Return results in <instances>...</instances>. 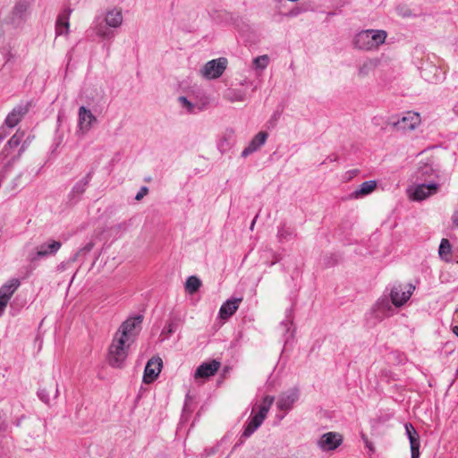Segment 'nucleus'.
<instances>
[{"label": "nucleus", "mask_w": 458, "mask_h": 458, "mask_svg": "<svg viewBox=\"0 0 458 458\" xmlns=\"http://www.w3.org/2000/svg\"><path fill=\"white\" fill-rule=\"evenodd\" d=\"M387 33L383 30H365L359 32L353 40L356 48L365 51L377 49L383 45Z\"/></svg>", "instance_id": "f257e3e1"}, {"label": "nucleus", "mask_w": 458, "mask_h": 458, "mask_svg": "<svg viewBox=\"0 0 458 458\" xmlns=\"http://www.w3.org/2000/svg\"><path fill=\"white\" fill-rule=\"evenodd\" d=\"M130 342L114 335L109 347L108 363L114 368H121L128 356Z\"/></svg>", "instance_id": "f03ea898"}, {"label": "nucleus", "mask_w": 458, "mask_h": 458, "mask_svg": "<svg viewBox=\"0 0 458 458\" xmlns=\"http://www.w3.org/2000/svg\"><path fill=\"white\" fill-rule=\"evenodd\" d=\"M414 290L415 286L412 284H394L389 294L392 304L396 308L403 306L410 300Z\"/></svg>", "instance_id": "7ed1b4c3"}, {"label": "nucleus", "mask_w": 458, "mask_h": 458, "mask_svg": "<svg viewBox=\"0 0 458 458\" xmlns=\"http://www.w3.org/2000/svg\"><path fill=\"white\" fill-rule=\"evenodd\" d=\"M141 322V316L129 318L121 325L114 335L127 342H131L137 335V328L140 327Z\"/></svg>", "instance_id": "20e7f679"}, {"label": "nucleus", "mask_w": 458, "mask_h": 458, "mask_svg": "<svg viewBox=\"0 0 458 458\" xmlns=\"http://www.w3.org/2000/svg\"><path fill=\"white\" fill-rule=\"evenodd\" d=\"M227 66V59L224 57H220L217 59H213L208 62L200 71L201 75L208 79H217L219 78Z\"/></svg>", "instance_id": "39448f33"}, {"label": "nucleus", "mask_w": 458, "mask_h": 458, "mask_svg": "<svg viewBox=\"0 0 458 458\" xmlns=\"http://www.w3.org/2000/svg\"><path fill=\"white\" fill-rule=\"evenodd\" d=\"M439 189V185L435 182L428 184L420 183L408 190L409 198L412 200L421 201L427 198L435 195Z\"/></svg>", "instance_id": "423d86ee"}, {"label": "nucleus", "mask_w": 458, "mask_h": 458, "mask_svg": "<svg viewBox=\"0 0 458 458\" xmlns=\"http://www.w3.org/2000/svg\"><path fill=\"white\" fill-rule=\"evenodd\" d=\"M420 123V114L415 112H407L401 119L394 122L392 124L396 131H407L414 130Z\"/></svg>", "instance_id": "0eeeda50"}, {"label": "nucleus", "mask_w": 458, "mask_h": 458, "mask_svg": "<svg viewBox=\"0 0 458 458\" xmlns=\"http://www.w3.org/2000/svg\"><path fill=\"white\" fill-rule=\"evenodd\" d=\"M163 361L160 357H152L146 364L143 381L146 384L152 383L161 372Z\"/></svg>", "instance_id": "6e6552de"}, {"label": "nucleus", "mask_w": 458, "mask_h": 458, "mask_svg": "<svg viewBox=\"0 0 458 458\" xmlns=\"http://www.w3.org/2000/svg\"><path fill=\"white\" fill-rule=\"evenodd\" d=\"M219 368L220 362L216 360H213L210 362H204L197 368L194 373V378H208L211 376H214Z\"/></svg>", "instance_id": "1a4fd4ad"}, {"label": "nucleus", "mask_w": 458, "mask_h": 458, "mask_svg": "<svg viewBox=\"0 0 458 458\" xmlns=\"http://www.w3.org/2000/svg\"><path fill=\"white\" fill-rule=\"evenodd\" d=\"M298 389L293 388L284 393H282L277 401V407L282 411H288L292 408L293 403L298 400Z\"/></svg>", "instance_id": "9d476101"}, {"label": "nucleus", "mask_w": 458, "mask_h": 458, "mask_svg": "<svg viewBox=\"0 0 458 458\" xmlns=\"http://www.w3.org/2000/svg\"><path fill=\"white\" fill-rule=\"evenodd\" d=\"M341 443L342 437L339 434L328 432L321 437L318 445L324 451H330L335 449Z\"/></svg>", "instance_id": "9b49d317"}, {"label": "nucleus", "mask_w": 458, "mask_h": 458, "mask_svg": "<svg viewBox=\"0 0 458 458\" xmlns=\"http://www.w3.org/2000/svg\"><path fill=\"white\" fill-rule=\"evenodd\" d=\"M29 112V104L26 105H20L15 106L7 115L5 119V124L10 127L13 128L16 126L21 120L23 118V116Z\"/></svg>", "instance_id": "f8f14e48"}, {"label": "nucleus", "mask_w": 458, "mask_h": 458, "mask_svg": "<svg viewBox=\"0 0 458 458\" xmlns=\"http://www.w3.org/2000/svg\"><path fill=\"white\" fill-rule=\"evenodd\" d=\"M405 429L410 440L411 458H420V436L411 423L405 424Z\"/></svg>", "instance_id": "ddd939ff"}, {"label": "nucleus", "mask_w": 458, "mask_h": 458, "mask_svg": "<svg viewBox=\"0 0 458 458\" xmlns=\"http://www.w3.org/2000/svg\"><path fill=\"white\" fill-rule=\"evenodd\" d=\"M97 119L90 110L87 109L85 106H81L79 109V128L82 131V133H87L94 122Z\"/></svg>", "instance_id": "4468645a"}, {"label": "nucleus", "mask_w": 458, "mask_h": 458, "mask_svg": "<svg viewBox=\"0 0 458 458\" xmlns=\"http://www.w3.org/2000/svg\"><path fill=\"white\" fill-rule=\"evenodd\" d=\"M392 305L391 300L387 296L379 298L373 306L375 317L382 318L390 316Z\"/></svg>", "instance_id": "2eb2a0df"}, {"label": "nucleus", "mask_w": 458, "mask_h": 458, "mask_svg": "<svg viewBox=\"0 0 458 458\" xmlns=\"http://www.w3.org/2000/svg\"><path fill=\"white\" fill-rule=\"evenodd\" d=\"M242 301V298L227 300L219 310L220 318L225 320L229 318L231 316H233L238 310Z\"/></svg>", "instance_id": "dca6fc26"}, {"label": "nucleus", "mask_w": 458, "mask_h": 458, "mask_svg": "<svg viewBox=\"0 0 458 458\" xmlns=\"http://www.w3.org/2000/svg\"><path fill=\"white\" fill-rule=\"evenodd\" d=\"M267 139V133L266 131H259L255 137L251 140L248 147H246L242 152V157H246L250 154L258 150L262 145L265 144Z\"/></svg>", "instance_id": "f3484780"}, {"label": "nucleus", "mask_w": 458, "mask_h": 458, "mask_svg": "<svg viewBox=\"0 0 458 458\" xmlns=\"http://www.w3.org/2000/svg\"><path fill=\"white\" fill-rule=\"evenodd\" d=\"M20 286V281L16 278L9 280L6 284H4L0 288V296H3L4 299L10 301L14 292Z\"/></svg>", "instance_id": "a211bd4d"}, {"label": "nucleus", "mask_w": 458, "mask_h": 458, "mask_svg": "<svg viewBox=\"0 0 458 458\" xmlns=\"http://www.w3.org/2000/svg\"><path fill=\"white\" fill-rule=\"evenodd\" d=\"M70 13L71 11H65L58 16L55 25V32L57 35L68 34Z\"/></svg>", "instance_id": "6ab92c4d"}, {"label": "nucleus", "mask_w": 458, "mask_h": 458, "mask_svg": "<svg viewBox=\"0 0 458 458\" xmlns=\"http://www.w3.org/2000/svg\"><path fill=\"white\" fill-rule=\"evenodd\" d=\"M377 188L376 181H367L360 184V188L352 193V198L359 199L373 192Z\"/></svg>", "instance_id": "aec40b11"}, {"label": "nucleus", "mask_w": 458, "mask_h": 458, "mask_svg": "<svg viewBox=\"0 0 458 458\" xmlns=\"http://www.w3.org/2000/svg\"><path fill=\"white\" fill-rule=\"evenodd\" d=\"M23 138V133L16 132L8 141L7 146L4 148V149L0 154V158H6L9 156L12 155L11 150L13 148H16L21 144Z\"/></svg>", "instance_id": "412c9836"}, {"label": "nucleus", "mask_w": 458, "mask_h": 458, "mask_svg": "<svg viewBox=\"0 0 458 458\" xmlns=\"http://www.w3.org/2000/svg\"><path fill=\"white\" fill-rule=\"evenodd\" d=\"M61 242L51 241L48 243L40 245L38 248L37 257H45L55 253L61 248Z\"/></svg>", "instance_id": "4be33fe9"}, {"label": "nucleus", "mask_w": 458, "mask_h": 458, "mask_svg": "<svg viewBox=\"0 0 458 458\" xmlns=\"http://www.w3.org/2000/svg\"><path fill=\"white\" fill-rule=\"evenodd\" d=\"M435 170L433 168V165L431 161L428 159L423 165H420L418 168L416 177L417 180L426 181L430 176L434 175Z\"/></svg>", "instance_id": "5701e85b"}, {"label": "nucleus", "mask_w": 458, "mask_h": 458, "mask_svg": "<svg viewBox=\"0 0 458 458\" xmlns=\"http://www.w3.org/2000/svg\"><path fill=\"white\" fill-rule=\"evenodd\" d=\"M106 21L110 27H119L123 22V14L121 10L114 9L109 11L106 16Z\"/></svg>", "instance_id": "b1692460"}, {"label": "nucleus", "mask_w": 458, "mask_h": 458, "mask_svg": "<svg viewBox=\"0 0 458 458\" xmlns=\"http://www.w3.org/2000/svg\"><path fill=\"white\" fill-rule=\"evenodd\" d=\"M264 420L265 419L262 417V415L256 413L246 426L242 436L249 437L262 424Z\"/></svg>", "instance_id": "393cba45"}, {"label": "nucleus", "mask_w": 458, "mask_h": 458, "mask_svg": "<svg viewBox=\"0 0 458 458\" xmlns=\"http://www.w3.org/2000/svg\"><path fill=\"white\" fill-rule=\"evenodd\" d=\"M451 249H452V247H451L449 241L447 239H442L440 245H439V250H438L439 256L445 261H449Z\"/></svg>", "instance_id": "a878e982"}, {"label": "nucleus", "mask_w": 458, "mask_h": 458, "mask_svg": "<svg viewBox=\"0 0 458 458\" xmlns=\"http://www.w3.org/2000/svg\"><path fill=\"white\" fill-rule=\"evenodd\" d=\"M201 285L200 280L194 276H190L185 283V289L189 293H196Z\"/></svg>", "instance_id": "bb28decb"}, {"label": "nucleus", "mask_w": 458, "mask_h": 458, "mask_svg": "<svg viewBox=\"0 0 458 458\" xmlns=\"http://www.w3.org/2000/svg\"><path fill=\"white\" fill-rule=\"evenodd\" d=\"M377 60L369 59L363 63V64L360 67L359 73L360 75L365 76L368 75L369 72L374 69L377 65Z\"/></svg>", "instance_id": "cd10ccee"}, {"label": "nucleus", "mask_w": 458, "mask_h": 458, "mask_svg": "<svg viewBox=\"0 0 458 458\" xmlns=\"http://www.w3.org/2000/svg\"><path fill=\"white\" fill-rule=\"evenodd\" d=\"M269 58L267 55L258 56L253 60L254 65L259 69H265L267 66Z\"/></svg>", "instance_id": "c85d7f7f"}, {"label": "nucleus", "mask_w": 458, "mask_h": 458, "mask_svg": "<svg viewBox=\"0 0 458 458\" xmlns=\"http://www.w3.org/2000/svg\"><path fill=\"white\" fill-rule=\"evenodd\" d=\"M396 10L398 15L403 18L411 16V10L407 5H399Z\"/></svg>", "instance_id": "c756f323"}, {"label": "nucleus", "mask_w": 458, "mask_h": 458, "mask_svg": "<svg viewBox=\"0 0 458 458\" xmlns=\"http://www.w3.org/2000/svg\"><path fill=\"white\" fill-rule=\"evenodd\" d=\"M225 98L228 99L231 102H233V101H242L243 100L242 95L240 94V93L234 92V91H228L225 94Z\"/></svg>", "instance_id": "7c9ffc66"}, {"label": "nucleus", "mask_w": 458, "mask_h": 458, "mask_svg": "<svg viewBox=\"0 0 458 458\" xmlns=\"http://www.w3.org/2000/svg\"><path fill=\"white\" fill-rule=\"evenodd\" d=\"M148 192V189L147 187H142L139 192L136 194L135 196V199L136 200H140L142 199Z\"/></svg>", "instance_id": "2f4dec72"}, {"label": "nucleus", "mask_w": 458, "mask_h": 458, "mask_svg": "<svg viewBox=\"0 0 458 458\" xmlns=\"http://www.w3.org/2000/svg\"><path fill=\"white\" fill-rule=\"evenodd\" d=\"M179 100H180V102H181L184 106H186V107L188 108V110H189L190 112H192V110H193V106H192V104H191V102H189V101L187 100V98H186L185 97H181V98H179Z\"/></svg>", "instance_id": "473e14b6"}, {"label": "nucleus", "mask_w": 458, "mask_h": 458, "mask_svg": "<svg viewBox=\"0 0 458 458\" xmlns=\"http://www.w3.org/2000/svg\"><path fill=\"white\" fill-rule=\"evenodd\" d=\"M274 403V397L273 396H266L264 399H263V402H262V404L261 405H264L266 407H268L270 408L272 406Z\"/></svg>", "instance_id": "72a5a7b5"}, {"label": "nucleus", "mask_w": 458, "mask_h": 458, "mask_svg": "<svg viewBox=\"0 0 458 458\" xmlns=\"http://www.w3.org/2000/svg\"><path fill=\"white\" fill-rule=\"evenodd\" d=\"M269 409H270V408H268V407H266V406H264V405H261V406H260V408H259V411L258 414H259V415H262V417H263L264 419H266L267 414V412H268Z\"/></svg>", "instance_id": "f704fd0d"}, {"label": "nucleus", "mask_w": 458, "mask_h": 458, "mask_svg": "<svg viewBox=\"0 0 458 458\" xmlns=\"http://www.w3.org/2000/svg\"><path fill=\"white\" fill-rule=\"evenodd\" d=\"M269 409H270V408H268V407H266V406H264V405H261V406H260V408H259V411L258 414H259V415H262V417H263L264 419H266L267 414V412H268Z\"/></svg>", "instance_id": "c9c22d12"}, {"label": "nucleus", "mask_w": 458, "mask_h": 458, "mask_svg": "<svg viewBox=\"0 0 458 458\" xmlns=\"http://www.w3.org/2000/svg\"><path fill=\"white\" fill-rule=\"evenodd\" d=\"M9 301L4 299L3 296H0V315L4 311V308L7 306Z\"/></svg>", "instance_id": "e433bc0d"}, {"label": "nucleus", "mask_w": 458, "mask_h": 458, "mask_svg": "<svg viewBox=\"0 0 458 458\" xmlns=\"http://www.w3.org/2000/svg\"><path fill=\"white\" fill-rule=\"evenodd\" d=\"M93 246H94V243L93 242H89L88 244H86L80 251V252H89L92 249H93Z\"/></svg>", "instance_id": "4c0bfd02"}, {"label": "nucleus", "mask_w": 458, "mask_h": 458, "mask_svg": "<svg viewBox=\"0 0 458 458\" xmlns=\"http://www.w3.org/2000/svg\"><path fill=\"white\" fill-rule=\"evenodd\" d=\"M362 439H363V441H364V443H365L366 446H367L370 451H374V447H373V445H372L371 442L368 439V437H365V436H362Z\"/></svg>", "instance_id": "58836bf2"}, {"label": "nucleus", "mask_w": 458, "mask_h": 458, "mask_svg": "<svg viewBox=\"0 0 458 458\" xmlns=\"http://www.w3.org/2000/svg\"><path fill=\"white\" fill-rule=\"evenodd\" d=\"M452 222L454 225L458 226V210L454 212L452 216Z\"/></svg>", "instance_id": "ea45409f"}, {"label": "nucleus", "mask_w": 458, "mask_h": 458, "mask_svg": "<svg viewBox=\"0 0 458 458\" xmlns=\"http://www.w3.org/2000/svg\"><path fill=\"white\" fill-rule=\"evenodd\" d=\"M453 333L458 336V326H454L452 329Z\"/></svg>", "instance_id": "a19ab883"}, {"label": "nucleus", "mask_w": 458, "mask_h": 458, "mask_svg": "<svg viewBox=\"0 0 458 458\" xmlns=\"http://www.w3.org/2000/svg\"><path fill=\"white\" fill-rule=\"evenodd\" d=\"M454 111L458 114V104L454 107Z\"/></svg>", "instance_id": "79ce46f5"}, {"label": "nucleus", "mask_w": 458, "mask_h": 458, "mask_svg": "<svg viewBox=\"0 0 458 458\" xmlns=\"http://www.w3.org/2000/svg\"><path fill=\"white\" fill-rule=\"evenodd\" d=\"M255 221H256V217H255V218H254V220L252 221V224H251V226H250V228H251V229H252V228H253V226H254Z\"/></svg>", "instance_id": "37998d69"}]
</instances>
